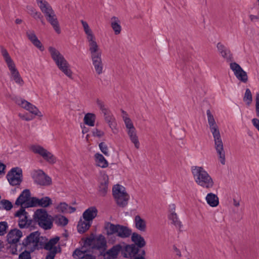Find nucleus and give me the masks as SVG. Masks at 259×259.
<instances>
[{
    "label": "nucleus",
    "instance_id": "f257e3e1",
    "mask_svg": "<svg viewBox=\"0 0 259 259\" xmlns=\"http://www.w3.org/2000/svg\"><path fill=\"white\" fill-rule=\"evenodd\" d=\"M206 115L209 129L213 138L214 148L218 154L219 161L222 164L225 165L226 162L225 151L219 126L215 122L213 115L209 110L206 111Z\"/></svg>",
    "mask_w": 259,
    "mask_h": 259
},
{
    "label": "nucleus",
    "instance_id": "f03ea898",
    "mask_svg": "<svg viewBox=\"0 0 259 259\" xmlns=\"http://www.w3.org/2000/svg\"><path fill=\"white\" fill-rule=\"evenodd\" d=\"M191 170L196 184L205 189H210L214 186V181L211 176L202 166H193Z\"/></svg>",
    "mask_w": 259,
    "mask_h": 259
},
{
    "label": "nucleus",
    "instance_id": "7ed1b4c3",
    "mask_svg": "<svg viewBox=\"0 0 259 259\" xmlns=\"http://www.w3.org/2000/svg\"><path fill=\"white\" fill-rule=\"evenodd\" d=\"M48 51L52 60L58 68L67 77L72 78L73 73L68 61L60 51L54 47L48 48Z\"/></svg>",
    "mask_w": 259,
    "mask_h": 259
},
{
    "label": "nucleus",
    "instance_id": "20e7f679",
    "mask_svg": "<svg viewBox=\"0 0 259 259\" xmlns=\"http://www.w3.org/2000/svg\"><path fill=\"white\" fill-rule=\"evenodd\" d=\"M1 52L10 71V79L19 87H23L24 84V81L9 53L4 47H1Z\"/></svg>",
    "mask_w": 259,
    "mask_h": 259
},
{
    "label": "nucleus",
    "instance_id": "39448f33",
    "mask_svg": "<svg viewBox=\"0 0 259 259\" xmlns=\"http://www.w3.org/2000/svg\"><path fill=\"white\" fill-rule=\"evenodd\" d=\"M121 117L124 121L127 134L132 143L136 149L140 148V142L137 134V131L128 114L124 110H121Z\"/></svg>",
    "mask_w": 259,
    "mask_h": 259
},
{
    "label": "nucleus",
    "instance_id": "423d86ee",
    "mask_svg": "<svg viewBox=\"0 0 259 259\" xmlns=\"http://www.w3.org/2000/svg\"><path fill=\"white\" fill-rule=\"evenodd\" d=\"M44 242L45 238L40 236V234L36 231L31 233L25 238L22 244L27 249L33 251L36 249L42 248Z\"/></svg>",
    "mask_w": 259,
    "mask_h": 259
},
{
    "label": "nucleus",
    "instance_id": "0eeeda50",
    "mask_svg": "<svg viewBox=\"0 0 259 259\" xmlns=\"http://www.w3.org/2000/svg\"><path fill=\"white\" fill-rule=\"evenodd\" d=\"M104 228L108 235L116 234L117 236L123 238L129 237L132 233L131 230L127 227L114 225L110 222L105 223Z\"/></svg>",
    "mask_w": 259,
    "mask_h": 259
},
{
    "label": "nucleus",
    "instance_id": "6e6552de",
    "mask_svg": "<svg viewBox=\"0 0 259 259\" xmlns=\"http://www.w3.org/2000/svg\"><path fill=\"white\" fill-rule=\"evenodd\" d=\"M34 220L42 228L50 229L53 226V218L48 214L44 209H38L35 211L33 215Z\"/></svg>",
    "mask_w": 259,
    "mask_h": 259
},
{
    "label": "nucleus",
    "instance_id": "1a4fd4ad",
    "mask_svg": "<svg viewBox=\"0 0 259 259\" xmlns=\"http://www.w3.org/2000/svg\"><path fill=\"white\" fill-rule=\"evenodd\" d=\"M112 194L118 205L124 207L127 204L130 196L123 186L119 184L114 185L112 188Z\"/></svg>",
    "mask_w": 259,
    "mask_h": 259
},
{
    "label": "nucleus",
    "instance_id": "9d476101",
    "mask_svg": "<svg viewBox=\"0 0 259 259\" xmlns=\"http://www.w3.org/2000/svg\"><path fill=\"white\" fill-rule=\"evenodd\" d=\"M30 150L34 153L39 155L50 164H53L57 161V158L55 155L40 145H32Z\"/></svg>",
    "mask_w": 259,
    "mask_h": 259
},
{
    "label": "nucleus",
    "instance_id": "9b49d317",
    "mask_svg": "<svg viewBox=\"0 0 259 259\" xmlns=\"http://www.w3.org/2000/svg\"><path fill=\"white\" fill-rule=\"evenodd\" d=\"M8 181L10 185H19L22 180V170L19 167L13 168L7 174Z\"/></svg>",
    "mask_w": 259,
    "mask_h": 259
},
{
    "label": "nucleus",
    "instance_id": "f8f14e48",
    "mask_svg": "<svg viewBox=\"0 0 259 259\" xmlns=\"http://www.w3.org/2000/svg\"><path fill=\"white\" fill-rule=\"evenodd\" d=\"M32 178L35 183L40 185L48 186L51 183V179L40 169L33 172Z\"/></svg>",
    "mask_w": 259,
    "mask_h": 259
},
{
    "label": "nucleus",
    "instance_id": "ddd939ff",
    "mask_svg": "<svg viewBox=\"0 0 259 259\" xmlns=\"http://www.w3.org/2000/svg\"><path fill=\"white\" fill-rule=\"evenodd\" d=\"M16 104L22 108L28 111L35 116L42 117V114L39 109L34 105L23 99H19L16 101Z\"/></svg>",
    "mask_w": 259,
    "mask_h": 259
},
{
    "label": "nucleus",
    "instance_id": "4468645a",
    "mask_svg": "<svg viewBox=\"0 0 259 259\" xmlns=\"http://www.w3.org/2000/svg\"><path fill=\"white\" fill-rule=\"evenodd\" d=\"M98 192L101 196L104 197L108 191L109 177L105 172L101 173L99 178Z\"/></svg>",
    "mask_w": 259,
    "mask_h": 259
},
{
    "label": "nucleus",
    "instance_id": "2eb2a0df",
    "mask_svg": "<svg viewBox=\"0 0 259 259\" xmlns=\"http://www.w3.org/2000/svg\"><path fill=\"white\" fill-rule=\"evenodd\" d=\"M230 67L239 80L244 83L247 81L248 77L246 72L236 62H231L230 64Z\"/></svg>",
    "mask_w": 259,
    "mask_h": 259
},
{
    "label": "nucleus",
    "instance_id": "dca6fc26",
    "mask_svg": "<svg viewBox=\"0 0 259 259\" xmlns=\"http://www.w3.org/2000/svg\"><path fill=\"white\" fill-rule=\"evenodd\" d=\"M103 114L104 120L111 129V132L114 134H117L118 133L117 124L114 115L112 114L110 110L104 113Z\"/></svg>",
    "mask_w": 259,
    "mask_h": 259
},
{
    "label": "nucleus",
    "instance_id": "f3484780",
    "mask_svg": "<svg viewBox=\"0 0 259 259\" xmlns=\"http://www.w3.org/2000/svg\"><path fill=\"white\" fill-rule=\"evenodd\" d=\"M52 204V200L48 196L42 197L40 199L33 197L29 201L28 206L30 207L40 206L47 207Z\"/></svg>",
    "mask_w": 259,
    "mask_h": 259
},
{
    "label": "nucleus",
    "instance_id": "a211bd4d",
    "mask_svg": "<svg viewBox=\"0 0 259 259\" xmlns=\"http://www.w3.org/2000/svg\"><path fill=\"white\" fill-rule=\"evenodd\" d=\"M15 217L18 218V226L20 228L28 227L30 223L28 220L27 213L23 208H21L16 212Z\"/></svg>",
    "mask_w": 259,
    "mask_h": 259
},
{
    "label": "nucleus",
    "instance_id": "6ab92c4d",
    "mask_svg": "<svg viewBox=\"0 0 259 259\" xmlns=\"http://www.w3.org/2000/svg\"><path fill=\"white\" fill-rule=\"evenodd\" d=\"M46 20L50 24L55 32L60 34L61 33V29L58 17L54 11L45 16Z\"/></svg>",
    "mask_w": 259,
    "mask_h": 259
},
{
    "label": "nucleus",
    "instance_id": "aec40b11",
    "mask_svg": "<svg viewBox=\"0 0 259 259\" xmlns=\"http://www.w3.org/2000/svg\"><path fill=\"white\" fill-rule=\"evenodd\" d=\"M30 196L31 193L29 189L24 190L16 199L15 204L18 206L24 205L27 207H31L28 206L29 202L32 198Z\"/></svg>",
    "mask_w": 259,
    "mask_h": 259
},
{
    "label": "nucleus",
    "instance_id": "412c9836",
    "mask_svg": "<svg viewBox=\"0 0 259 259\" xmlns=\"http://www.w3.org/2000/svg\"><path fill=\"white\" fill-rule=\"evenodd\" d=\"M91 59L96 74L100 75L103 73L104 72V67L102 59V55L99 54V55L91 57Z\"/></svg>",
    "mask_w": 259,
    "mask_h": 259
},
{
    "label": "nucleus",
    "instance_id": "4be33fe9",
    "mask_svg": "<svg viewBox=\"0 0 259 259\" xmlns=\"http://www.w3.org/2000/svg\"><path fill=\"white\" fill-rule=\"evenodd\" d=\"M217 51L220 56L227 62H231L233 60V56L230 50L221 42L217 45Z\"/></svg>",
    "mask_w": 259,
    "mask_h": 259
},
{
    "label": "nucleus",
    "instance_id": "5701e85b",
    "mask_svg": "<svg viewBox=\"0 0 259 259\" xmlns=\"http://www.w3.org/2000/svg\"><path fill=\"white\" fill-rule=\"evenodd\" d=\"M91 57L102 55V51L97 41V38L87 41Z\"/></svg>",
    "mask_w": 259,
    "mask_h": 259
},
{
    "label": "nucleus",
    "instance_id": "b1692460",
    "mask_svg": "<svg viewBox=\"0 0 259 259\" xmlns=\"http://www.w3.org/2000/svg\"><path fill=\"white\" fill-rule=\"evenodd\" d=\"M175 210V204H171L169 205L168 219L171 221V223L176 226V227L180 229L182 227V224L179 220L177 214L176 213Z\"/></svg>",
    "mask_w": 259,
    "mask_h": 259
},
{
    "label": "nucleus",
    "instance_id": "393cba45",
    "mask_svg": "<svg viewBox=\"0 0 259 259\" xmlns=\"http://www.w3.org/2000/svg\"><path fill=\"white\" fill-rule=\"evenodd\" d=\"M26 36L30 41L39 51L41 52L44 51L45 48L41 41L38 39L34 30H27Z\"/></svg>",
    "mask_w": 259,
    "mask_h": 259
},
{
    "label": "nucleus",
    "instance_id": "a878e982",
    "mask_svg": "<svg viewBox=\"0 0 259 259\" xmlns=\"http://www.w3.org/2000/svg\"><path fill=\"white\" fill-rule=\"evenodd\" d=\"M22 236V232L20 230L14 229L11 230L7 234V241L9 244H16Z\"/></svg>",
    "mask_w": 259,
    "mask_h": 259
},
{
    "label": "nucleus",
    "instance_id": "bb28decb",
    "mask_svg": "<svg viewBox=\"0 0 259 259\" xmlns=\"http://www.w3.org/2000/svg\"><path fill=\"white\" fill-rule=\"evenodd\" d=\"M98 213L97 208L95 206H91L83 212L81 218L92 223L93 220L97 216Z\"/></svg>",
    "mask_w": 259,
    "mask_h": 259
},
{
    "label": "nucleus",
    "instance_id": "cd10ccee",
    "mask_svg": "<svg viewBox=\"0 0 259 259\" xmlns=\"http://www.w3.org/2000/svg\"><path fill=\"white\" fill-rule=\"evenodd\" d=\"M80 22L82 25V28L85 35L87 41L96 37L93 30L87 21L83 20H80Z\"/></svg>",
    "mask_w": 259,
    "mask_h": 259
},
{
    "label": "nucleus",
    "instance_id": "c85d7f7f",
    "mask_svg": "<svg viewBox=\"0 0 259 259\" xmlns=\"http://www.w3.org/2000/svg\"><path fill=\"white\" fill-rule=\"evenodd\" d=\"M121 249V246L119 244L116 245L111 249L107 251L103 254L104 259H115Z\"/></svg>",
    "mask_w": 259,
    "mask_h": 259
},
{
    "label": "nucleus",
    "instance_id": "c756f323",
    "mask_svg": "<svg viewBox=\"0 0 259 259\" xmlns=\"http://www.w3.org/2000/svg\"><path fill=\"white\" fill-rule=\"evenodd\" d=\"M36 3L45 16L54 11L52 6L46 0H36Z\"/></svg>",
    "mask_w": 259,
    "mask_h": 259
},
{
    "label": "nucleus",
    "instance_id": "7c9ffc66",
    "mask_svg": "<svg viewBox=\"0 0 259 259\" xmlns=\"http://www.w3.org/2000/svg\"><path fill=\"white\" fill-rule=\"evenodd\" d=\"M60 238L59 237H55L52 239H51L47 243H44V245L42 247H44V248L46 250H49L50 251H54L55 250L56 253L57 252L58 248L55 246V245L58 242ZM46 239H45V242Z\"/></svg>",
    "mask_w": 259,
    "mask_h": 259
},
{
    "label": "nucleus",
    "instance_id": "2f4dec72",
    "mask_svg": "<svg viewBox=\"0 0 259 259\" xmlns=\"http://www.w3.org/2000/svg\"><path fill=\"white\" fill-rule=\"evenodd\" d=\"M134 224L136 228L141 231L145 232L147 229V223L145 220L142 219L140 215H136L134 219Z\"/></svg>",
    "mask_w": 259,
    "mask_h": 259
},
{
    "label": "nucleus",
    "instance_id": "473e14b6",
    "mask_svg": "<svg viewBox=\"0 0 259 259\" xmlns=\"http://www.w3.org/2000/svg\"><path fill=\"white\" fill-rule=\"evenodd\" d=\"M92 224V223L81 217L77 224L78 232L80 233H84L89 229Z\"/></svg>",
    "mask_w": 259,
    "mask_h": 259
},
{
    "label": "nucleus",
    "instance_id": "72a5a7b5",
    "mask_svg": "<svg viewBox=\"0 0 259 259\" xmlns=\"http://www.w3.org/2000/svg\"><path fill=\"white\" fill-rule=\"evenodd\" d=\"M207 203L211 207H217L219 204V199L217 195L212 193H208L205 197Z\"/></svg>",
    "mask_w": 259,
    "mask_h": 259
},
{
    "label": "nucleus",
    "instance_id": "f704fd0d",
    "mask_svg": "<svg viewBox=\"0 0 259 259\" xmlns=\"http://www.w3.org/2000/svg\"><path fill=\"white\" fill-rule=\"evenodd\" d=\"M56 209L58 212L62 213H72L74 212L76 209L75 207L69 206L65 202H61L56 206Z\"/></svg>",
    "mask_w": 259,
    "mask_h": 259
},
{
    "label": "nucleus",
    "instance_id": "c9c22d12",
    "mask_svg": "<svg viewBox=\"0 0 259 259\" xmlns=\"http://www.w3.org/2000/svg\"><path fill=\"white\" fill-rule=\"evenodd\" d=\"M111 26L115 35H118L121 31L120 21L116 17H112L111 18Z\"/></svg>",
    "mask_w": 259,
    "mask_h": 259
},
{
    "label": "nucleus",
    "instance_id": "e433bc0d",
    "mask_svg": "<svg viewBox=\"0 0 259 259\" xmlns=\"http://www.w3.org/2000/svg\"><path fill=\"white\" fill-rule=\"evenodd\" d=\"M96 119V115L95 113H87L84 116L83 122L88 126H94L95 125Z\"/></svg>",
    "mask_w": 259,
    "mask_h": 259
},
{
    "label": "nucleus",
    "instance_id": "4c0bfd02",
    "mask_svg": "<svg viewBox=\"0 0 259 259\" xmlns=\"http://www.w3.org/2000/svg\"><path fill=\"white\" fill-rule=\"evenodd\" d=\"M95 158L96 163L98 166L102 168H105L108 166V163L107 161L101 154L96 153L95 155Z\"/></svg>",
    "mask_w": 259,
    "mask_h": 259
},
{
    "label": "nucleus",
    "instance_id": "58836bf2",
    "mask_svg": "<svg viewBox=\"0 0 259 259\" xmlns=\"http://www.w3.org/2000/svg\"><path fill=\"white\" fill-rule=\"evenodd\" d=\"M132 241L139 247H144L146 242L144 238L137 233H133L132 236Z\"/></svg>",
    "mask_w": 259,
    "mask_h": 259
},
{
    "label": "nucleus",
    "instance_id": "ea45409f",
    "mask_svg": "<svg viewBox=\"0 0 259 259\" xmlns=\"http://www.w3.org/2000/svg\"><path fill=\"white\" fill-rule=\"evenodd\" d=\"M106 244V241L105 237L103 235H99L96 237L94 248H103Z\"/></svg>",
    "mask_w": 259,
    "mask_h": 259
},
{
    "label": "nucleus",
    "instance_id": "a19ab883",
    "mask_svg": "<svg viewBox=\"0 0 259 259\" xmlns=\"http://www.w3.org/2000/svg\"><path fill=\"white\" fill-rule=\"evenodd\" d=\"M55 223L58 226H64L68 223V220L62 215H56L54 219Z\"/></svg>",
    "mask_w": 259,
    "mask_h": 259
},
{
    "label": "nucleus",
    "instance_id": "79ce46f5",
    "mask_svg": "<svg viewBox=\"0 0 259 259\" xmlns=\"http://www.w3.org/2000/svg\"><path fill=\"white\" fill-rule=\"evenodd\" d=\"M28 13L34 19H40L42 17L41 14L40 12L36 11L34 8L31 6H28L27 8Z\"/></svg>",
    "mask_w": 259,
    "mask_h": 259
},
{
    "label": "nucleus",
    "instance_id": "37998d69",
    "mask_svg": "<svg viewBox=\"0 0 259 259\" xmlns=\"http://www.w3.org/2000/svg\"><path fill=\"white\" fill-rule=\"evenodd\" d=\"M243 101L248 106H249L252 103V96L251 91L249 89H247L245 90L243 97Z\"/></svg>",
    "mask_w": 259,
    "mask_h": 259
},
{
    "label": "nucleus",
    "instance_id": "c03bdc74",
    "mask_svg": "<svg viewBox=\"0 0 259 259\" xmlns=\"http://www.w3.org/2000/svg\"><path fill=\"white\" fill-rule=\"evenodd\" d=\"M86 253V251L83 247L81 249H76L73 253V256L76 259H82Z\"/></svg>",
    "mask_w": 259,
    "mask_h": 259
},
{
    "label": "nucleus",
    "instance_id": "a18cd8bd",
    "mask_svg": "<svg viewBox=\"0 0 259 259\" xmlns=\"http://www.w3.org/2000/svg\"><path fill=\"white\" fill-rule=\"evenodd\" d=\"M96 103L100 110L101 111L102 114L109 110V109L105 105L104 101L101 99L97 98L96 100Z\"/></svg>",
    "mask_w": 259,
    "mask_h": 259
},
{
    "label": "nucleus",
    "instance_id": "49530a36",
    "mask_svg": "<svg viewBox=\"0 0 259 259\" xmlns=\"http://www.w3.org/2000/svg\"><path fill=\"white\" fill-rule=\"evenodd\" d=\"M11 202L7 200H3L0 201V209L9 210L12 208Z\"/></svg>",
    "mask_w": 259,
    "mask_h": 259
},
{
    "label": "nucleus",
    "instance_id": "de8ad7c7",
    "mask_svg": "<svg viewBox=\"0 0 259 259\" xmlns=\"http://www.w3.org/2000/svg\"><path fill=\"white\" fill-rule=\"evenodd\" d=\"M96 237L93 235H92L88 238H87L84 241V245L85 246H91L94 248L95 241Z\"/></svg>",
    "mask_w": 259,
    "mask_h": 259
},
{
    "label": "nucleus",
    "instance_id": "09e8293b",
    "mask_svg": "<svg viewBox=\"0 0 259 259\" xmlns=\"http://www.w3.org/2000/svg\"><path fill=\"white\" fill-rule=\"evenodd\" d=\"M99 146L103 153H104L106 156L109 155L108 147L105 143H101Z\"/></svg>",
    "mask_w": 259,
    "mask_h": 259
},
{
    "label": "nucleus",
    "instance_id": "8fccbe9b",
    "mask_svg": "<svg viewBox=\"0 0 259 259\" xmlns=\"http://www.w3.org/2000/svg\"><path fill=\"white\" fill-rule=\"evenodd\" d=\"M255 102L256 116L259 118V92L256 93L255 95Z\"/></svg>",
    "mask_w": 259,
    "mask_h": 259
},
{
    "label": "nucleus",
    "instance_id": "3c124183",
    "mask_svg": "<svg viewBox=\"0 0 259 259\" xmlns=\"http://www.w3.org/2000/svg\"><path fill=\"white\" fill-rule=\"evenodd\" d=\"M8 224L5 222H0V235H4L6 233Z\"/></svg>",
    "mask_w": 259,
    "mask_h": 259
},
{
    "label": "nucleus",
    "instance_id": "603ef678",
    "mask_svg": "<svg viewBox=\"0 0 259 259\" xmlns=\"http://www.w3.org/2000/svg\"><path fill=\"white\" fill-rule=\"evenodd\" d=\"M92 133L93 136L98 138L102 137L105 135V133L103 131L99 130L98 128L94 129L92 132Z\"/></svg>",
    "mask_w": 259,
    "mask_h": 259
},
{
    "label": "nucleus",
    "instance_id": "864d4df0",
    "mask_svg": "<svg viewBox=\"0 0 259 259\" xmlns=\"http://www.w3.org/2000/svg\"><path fill=\"white\" fill-rule=\"evenodd\" d=\"M31 255L30 252L28 251H24L19 255V259H31Z\"/></svg>",
    "mask_w": 259,
    "mask_h": 259
},
{
    "label": "nucleus",
    "instance_id": "5fc2aeb1",
    "mask_svg": "<svg viewBox=\"0 0 259 259\" xmlns=\"http://www.w3.org/2000/svg\"><path fill=\"white\" fill-rule=\"evenodd\" d=\"M9 250L13 254H17V248L16 244H10L9 247Z\"/></svg>",
    "mask_w": 259,
    "mask_h": 259
},
{
    "label": "nucleus",
    "instance_id": "6e6d98bb",
    "mask_svg": "<svg viewBox=\"0 0 259 259\" xmlns=\"http://www.w3.org/2000/svg\"><path fill=\"white\" fill-rule=\"evenodd\" d=\"M19 116L20 117V118L21 119L25 120V121H30V120L33 119V118H34V116H28L27 115V114H23L19 113Z\"/></svg>",
    "mask_w": 259,
    "mask_h": 259
},
{
    "label": "nucleus",
    "instance_id": "4d7b16f0",
    "mask_svg": "<svg viewBox=\"0 0 259 259\" xmlns=\"http://www.w3.org/2000/svg\"><path fill=\"white\" fill-rule=\"evenodd\" d=\"M251 122L253 126L259 132V119L257 118H253Z\"/></svg>",
    "mask_w": 259,
    "mask_h": 259
},
{
    "label": "nucleus",
    "instance_id": "13d9d810",
    "mask_svg": "<svg viewBox=\"0 0 259 259\" xmlns=\"http://www.w3.org/2000/svg\"><path fill=\"white\" fill-rule=\"evenodd\" d=\"M56 254L55 250L54 251H50L47 255L46 259H54Z\"/></svg>",
    "mask_w": 259,
    "mask_h": 259
},
{
    "label": "nucleus",
    "instance_id": "bf43d9fd",
    "mask_svg": "<svg viewBox=\"0 0 259 259\" xmlns=\"http://www.w3.org/2000/svg\"><path fill=\"white\" fill-rule=\"evenodd\" d=\"M5 168L6 165L2 163H0V175L5 174Z\"/></svg>",
    "mask_w": 259,
    "mask_h": 259
},
{
    "label": "nucleus",
    "instance_id": "052dcab7",
    "mask_svg": "<svg viewBox=\"0 0 259 259\" xmlns=\"http://www.w3.org/2000/svg\"><path fill=\"white\" fill-rule=\"evenodd\" d=\"M82 259H95V257L92 255L85 253Z\"/></svg>",
    "mask_w": 259,
    "mask_h": 259
},
{
    "label": "nucleus",
    "instance_id": "680f3d73",
    "mask_svg": "<svg viewBox=\"0 0 259 259\" xmlns=\"http://www.w3.org/2000/svg\"><path fill=\"white\" fill-rule=\"evenodd\" d=\"M173 249H174V251L176 253V254L177 255L180 256L181 254V252H180V250L176 246H173Z\"/></svg>",
    "mask_w": 259,
    "mask_h": 259
},
{
    "label": "nucleus",
    "instance_id": "e2e57ef3",
    "mask_svg": "<svg viewBox=\"0 0 259 259\" xmlns=\"http://www.w3.org/2000/svg\"><path fill=\"white\" fill-rule=\"evenodd\" d=\"M233 204L236 207H238L240 205V203L238 201L234 199L233 200Z\"/></svg>",
    "mask_w": 259,
    "mask_h": 259
},
{
    "label": "nucleus",
    "instance_id": "0e129e2a",
    "mask_svg": "<svg viewBox=\"0 0 259 259\" xmlns=\"http://www.w3.org/2000/svg\"><path fill=\"white\" fill-rule=\"evenodd\" d=\"M16 23L17 24H20V23H21V20L20 19H16Z\"/></svg>",
    "mask_w": 259,
    "mask_h": 259
},
{
    "label": "nucleus",
    "instance_id": "69168bd1",
    "mask_svg": "<svg viewBox=\"0 0 259 259\" xmlns=\"http://www.w3.org/2000/svg\"><path fill=\"white\" fill-rule=\"evenodd\" d=\"M1 198V196H0V199Z\"/></svg>",
    "mask_w": 259,
    "mask_h": 259
},
{
    "label": "nucleus",
    "instance_id": "338daca9",
    "mask_svg": "<svg viewBox=\"0 0 259 259\" xmlns=\"http://www.w3.org/2000/svg\"><path fill=\"white\" fill-rule=\"evenodd\" d=\"M257 1H258V2H259V0H257Z\"/></svg>",
    "mask_w": 259,
    "mask_h": 259
}]
</instances>
